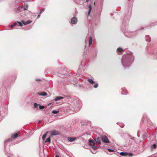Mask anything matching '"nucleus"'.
<instances>
[{
    "instance_id": "nucleus-1",
    "label": "nucleus",
    "mask_w": 157,
    "mask_h": 157,
    "mask_svg": "<svg viewBox=\"0 0 157 157\" xmlns=\"http://www.w3.org/2000/svg\"><path fill=\"white\" fill-rule=\"evenodd\" d=\"M50 136L52 137L53 136L56 135H59L60 134V132L58 131L53 130L51 131L50 132Z\"/></svg>"
},
{
    "instance_id": "nucleus-2",
    "label": "nucleus",
    "mask_w": 157,
    "mask_h": 157,
    "mask_svg": "<svg viewBox=\"0 0 157 157\" xmlns=\"http://www.w3.org/2000/svg\"><path fill=\"white\" fill-rule=\"evenodd\" d=\"M102 141L104 143H108L109 142V139L106 136H103L101 137Z\"/></svg>"
},
{
    "instance_id": "nucleus-3",
    "label": "nucleus",
    "mask_w": 157,
    "mask_h": 157,
    "mask_svg": "<svg viewBox=\"0 0 157 157\" xmlns=\"http://www.w3.org/2000/svg\"><path fill=\"white\" fill-rule=\"evenodd\" d=\"M120 154L122 156H126L128 155V156L130 157H132L133 155L132 153H128L127 152H121L120 153Z\"/></svg>"
},
{
    "instance_id": "nucleus-4",
    "label": "nucleus",
    "mask_w": 157,
    "mask_h": 157,
    "mask_svg": "<svg viewBox=\"0 0 157 157\" xmlns=\"http://www.w3.org/2000/svg\"><path fill=\"white\" fill-rule=\"evenodd\" d=\"M77 22V19L76 17H73L71 19V22L72 24H75Z\"/></svg>"
},
{
    "instance_id": "nucleus-5",
    "label": "nucleus",
    "mask_w": 157,
    "mask_h": 157,
    "mask_svg": "<svg viewBox=\"0 0 157 157\" xmlns=\"http://www.w3.org/2000/svg\"><path fill=\"white\" fill-rule=\"evenodd\" d=\"M89 141L90 143V145L91 146H94L96 144L95 141L93 140H89Z\"/></svg>"
},
{
    "instance_id": "nucleus-6",
    "label": "nucleus",
    "mask_w": 157,
    "mask_h": 157,
    "mask_svg": "<svg viewBox=\"0 0 157 157\" xmlns=\"http://www.w3.org/2000/svg\"><path fill=\"white\" fill-rule=\"evenodd\" d=\"M18 136V134L17 133H14L11 136V140L15 139Z\"/></svg>"
},
{
    "instance_id": "nucleus-7",
    "label": "nucleus",
    "mask_w": 157,
    "mask_h": 157,
    "mask_svg": "<svg viewBox=\"0 0 157 157\" xmlns=\"http://www.w3.org/2000/svg\"><path fill=\"white\" fill-rule=\"evenodd\" d=\"M95 141L96 144H100L101 143V141L100 140L99 137H98L95 140Z\"/></svg>"
},
{
    "instance_id": "nucleus-8",
    "label": "nucleus",
    "mask_w": 157,
    "mask_h": 157,
    "mask_svg": "<svg viewBox=\"0 0 157 157\" xmlns=\"http://www.w3.org/2000/svg\"><path fill=\"white\" fill-rule=\"evenodd\" d=\"M22 22L25 25H26L31 23L32 22V21L29 20L25 22L24 21H22Z\"/></svg>"
},
{
    "instance_id": "nucleus-9",
    "label": "nucleus",
    "mask_w": 157,
    "mask_h": 157,
    "mask_svg": "<svg viewBox=\"0 0 157 157\" xmlns=\"http://www.w3.org/2000/svg\"><path fill=\"white\" fill-rule=\"evenodd\" d=\"M87 81L90 83L92 84H93L95 83V82L92 79H88Z\"/></svg>"
},
{
    "instance_id": "nucleus-10",
    "label": "nucleus",
    "mask_w": 157,
    "mask_h": 157,
    "mask_svg": "<svg viewBox=\"0 0 157 157\" xmlns=\"http://www.w3.org/2000/svg\"><path fill=\"white\" fill-rule=\"evenodd\" d=\"M63 98V97H60V96L57 97H56L55 98V100L56 101H57L59 100L62 99Z\"/></svg>"
},
{
    "instance_id": "nucleus-11",
    "label": "nucleus",
    "mask_w": 157,
    "mask_h": 157,
    "mask_svg": "<svg viewBox=\"0 0 157 157\" xmlns=\"http://www.w3.org/2000/svg\"><path fill=\"white\" fill-rule=\"evenodd\" d=\"M68 140L70 142H72L75 140L76 139V138L69 137L68 138Z\"/></svg>"
},
{
    "instance_id": "nucleus-12",
    "label": "nucleus",
    "mask_w": 157,
    "mask_h": 157,
    "mask_svg": "<svg viewBox=\"0 0 157 157\" xmlns=\"http://www.w3.org/2000/svg\"><path fill=\"white\" fill-rule=\"evenodd\" d=\"M117 51L120 52H122L124 51L123 49L121 48H117Z\"/></svg>"
},
{
    "instance_id": "nucleus-13",
    "label": "nucleus",
    "mask_w": 157,
    "mask_h": 157,
    "mask_svg": "<svg viewBox=\"0 0 157 157\" xmlns=\"http://www.w3.org/2000/svg\"><path fill=\"white\" fill-rule=\"evenodd\" d=\"M92 41H93L92 38L90 36V39H89V46H90L92 44Z\"/></svg>"
},
{
    "instance_id": "nucleus-14",
    "label": "nucleus",
    "mask_w": 157,
    "mask_h": 157,
    "mask_svg": "<svg viewBox=\"0 0 157 157\" xmlns=\"http://www.w3.org/2000/svg\"><path fill=\"white\" fill-rule=\"evenodd\" d=\"M89 11H88V16H89L90 15L91 11V10H92V7H91V5H89Z\"/></svg>"
},
{
    "instance_id": "nucleus-15",
    "label": "nucleus",
    "mask_w": 157,
    "mask_h": 157,
    "mask_svg": "<svg viewBox=\"0 0 157 157\" xmlns=\"http://www.w3.org/2000/svg\"><path fill=\"white\" fill-rule=\"evenodd\" d=\"M48 132L47 131V132L43 136H42V139L43 140H44L45 137H46L47 134H48Z\"/></svg>"
},
{
    "instance_id": "nucleus-16",
    "label": "nucleus",
    "mask_w": 157,
    "mask_h": 157,
    "mask_svg": "<svg viewBox=\"0 0 157 157\" xmlns=\"http://www.w3.org/2000/svg\"><path fill=\"white\" fill-rule=\"evenodd\" d=\"M40 94L42 96H46L47 95V94L45 92H42Z\"/></svg>"
},
{
    "instance_id": "nucleus-17",
    "label": "nucleus",
    "mask_w": 157,
    "mask_h": 157,
    "mask_svg": "<svg viewBox=\"0 0 157 157\" xmlns=\"http://www.w3.org/2000/svg\"><path fill=\"white\" fill-rule=\"evenodd\" d=\"M59 112V111H56V110H53L52 111V113L54 114H56L58 113Z\"/></svg>"
},
{
    "instance_id": "nucleus-18",
    "label": "nucleus",
    "mask_w": 157,
    "mask_h": 157,
    "mask_svg": "<svg viewBox=\"0 0 157 157\" xmlns=\"http://www.w3.org/2000/svg\"><path fill=\"white\" fill-rule=\"evenodd\" d=\"M45 142H51V139L50 137L48 138H47V139L45 141Z\"/></svg>"
},
{
    "instance_id": "nucleus-19",
    "label": "nucleus",
    "mask_w": 157,
    "mask_h": 157,
    "mask_svg": "<svg viewBox=\"0 0 157 157\" xmlns=\"http://www.w3.org/2000/svg\"><path fill=\"white\" fill-rule=\"evenodd\" d=\"M156 145L155 144H154L151 147V149H153L155 148L156 147Z\"/></svg>"
},
{
    "instance_id": "nucleus-20",
    "label": "nucleus",
    "mask_w": 157,
    "mask_h": 157,
    "mask_svg": "<svg viewBox=\"0 0 157 157\" xmlns=\"http://www.w3.org/2000/svg\"><path fill=\"white\" fill-rule=\"evenodd\" d=\"M17 24V23L16 22H15L12 25H11L10 26L12 28L15 25H16Z\"/></svg>"
},
{
    "instance_id": "nucleus-21",
    "label": "nucleus",
    "mask_w": 157,
    "mask_h": 157,
    "mask_svg": "<svg viewBox=\"0 0 157 157\" xmlns=\"http://www.w3.org/2000/svg\"><path fill=\"white\" fill-rule=\"evenodd\" d=\"M92 148L94 150H96L98 148V147L96 146H93L92 147Z\"/></svg>"
},
{
    "instance_id": "nucleus-22",
    "label": "nucleus",
    "mask_w": 157,
    "mask_h": 157,
    "mask_svg": "<svg viewBox=\"0 0 157 157\" xmlns=\"http://www.w3.org/2000/svg\"><path fill=\"white\" fill-rule=\"evenodd\" d=\"M98 83H96L94 86V87L95 88H97L98 87Z\"/></svg>"
},
{
    "instance_id": "nucleus-23",
    "label": "nucleus",
    "mask_w": 157,
    "mask_h": 157,
    "mask_svg": "<svg viewBox=\"0 0 157 157\" xmlns=\"http://www.w3.org/2000/svg\"><path fill=\"white\" fill-rule=\"evenodd\" d=\"M28 8V6H25V7H22V8L24 10H27V8Z\"/></svg>"
},
{
    "instance_id": "nucleus-24",
    "label": "nucleus",
    "mask_w": 157,
    "mask_h": 157,
    "mask_svg": "<svg viewBox=\"0 0 157 157\" xmlns=\"http://www.w3.org/2000/svg\"><path fill=\"white\" fill-rule=\"evenodd\" d=\"M38 105L37 103H35L34 104V106L35 108H37L38 106Z\"/></svg>"
},
{
    "instance_id": "nucleus-25",
    "label": "nucleus",
    "mask_w": 157,
    "mask_h": 157,
    "mask_svg": "<svg viewBox=\"0 0 157 157\" xmlns=\"http://www.w3.org/2000/svg\"><path fill=\"white\" fill-rule=\"evenodd\" d=\"M44 108V106H40L39 107V108L40 109H43Z\"/></svg>"
},
{
    "instance_id": "nucleus-26",
    "label": "nucleus",
    "mask_w": 157,
    "mask_h": 157,
    "mask_svg": "<svg viewBox=\"0 0 157 157\" xmlns=\"http://www.w3.org/2000/svg\"><path fill=\"white\" fill-rule=\"evenodd\" d=\"M17 22L19 24V26H21L23 25L21 22L18 21H17Z\"/></svg>"
},
{
    "instance_id": "nucleus-27",
    "label": "nucleus",
    "mask_w": 157,
    "mask_h": 157,
    "mask_svg": "<svg viewBox=\"0 0 157 157\" xmlns=\"http://www.w3.org/2000/svg\"><path fill=\"white\" fill-rule=\"evenodd\" d=\"M44 11V9H41L40 10V14H41Z\"/></svg>"
},
{
    "instance_id": "nucleus-28",
    "label": "nucleus",
    "mask_w": 157,
    "mask_h": 157,
    "mask_svg": "<svg viewBox=\"0 0 157 157\" xmlns=\"http://www.w3.org/2000/svg\"><path fill=\"white\" fill-rule=\"evenodd\" d=\"M108 150L110 152L114 151L113 150L109 149H108Z\"/></svg>"
},
{
    "instance_id": "nucleus-29",
    "label": "nucleus",
    "mask_w": 157,
    "mask_h": 157,
    "mask_svg": "<svg viewBox=\"0 0 157 157\" xmlns=\"http://www.w3.org/2000/svg\"><path fill=\"white\" fill-rule=\"evenodd\" d=\"M40 81V79H36V81Z\"/></svg>"
},
{
    "instance_id": "nucleus-30",
    "label": "nucleus",
    "mask_w": 157,
    "mask_h": 157,
    "mask_svg": "<svg viewBox=\"0 0 157 157\" xmlns=\"http://www.w3.org/2000/svg\"><path fill=\"white\" fill-rule=\"evenodd\" d=\"M131 139L132 140H134V137H131Z\"/></svg>"
},
{
    "instance_id": "nucleus-31",
    "label": "nucleus",
    "mask_w": 157,
    "mask_h": 157,
    "mask_svg": "<svg viewBox=\"0 0 157 157\" xmlns=\"http://www.w3.org/2000/svg\"><path fill=\"white\" fill-rule=\"evenodd\" d=\"M40 16V15L39 14L38 15L37 17L38 18H39Z\"/></svg>"
},
{
    "instance_id": "nucleus-32",
    "label": "nucleus",
    "mask_w": 157,
    "mask_h": 157,
    "mask_svg": "<svg viewBox=\"0 0 157 157\" xmlns=\"http://www.w3.org/2000/svg\"><path fill=\"white\" fill-rule=\"evenodd\" d=\"M56 157H59L57 155H56Z\"/></svg>"
},
{
    "instance_id": "nucleus-33",
    "label": "nucleus",
    "mask_w": 157,
    "mask_h": 157,
    "mask_svg": "<svg viewBox=\"0 0 157 157\" xmlns=\"http://www.w3.org/2000/svg\"><path fill=\"white\" fill-rule=\"evenodd\" d=\"M40 121H39V123H40Z\"/></svg>"
},
{
    "instance_id": "nucleus-34",
    "label": "nucleus",
    "mask_w": 157,
    "mask_h": 157,
    "mask_svg": "<svg viewBox=\"0 0 157 157\" xmlns=\"http://www.w3.org/2000/svg\"><path fill=\"white\" fill-rule=\"evenodd\" d=\"M8 157H11L9 156Z\"/></svg>"
}]
</instances>
